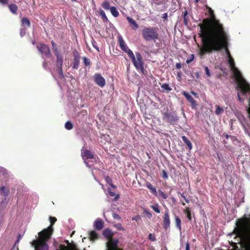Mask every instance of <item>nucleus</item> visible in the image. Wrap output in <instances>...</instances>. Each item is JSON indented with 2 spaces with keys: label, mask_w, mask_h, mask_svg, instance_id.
<instances>
[{
  "label": "nucleus",
  "mask_w": 250,
  "mask_h": 250,
  "mask_svg": "<svg viewBox=\"0 0 250 250\" xmlns=\"http://www.w3.org/2000/svg\"><path fill=\"white\" fill-rule=\"evenodd\" d=\"M118 41H119V44L121 48V49L124 51L125 49H126L128 47L125 44L124 40H123V38L120 36L118 37Z\"/></svg>",
  "instance_id": "obj_17"
},
{
  "label": "nucleus",
  "mask_w": 250,
  "mask_h": 250,
  "mask_svg": "<svg viewBox=\"0 0 250 250\" xmlns=\"http://www.w3.org/2000/svg\"><path fill=\"white\" fill-rule=\"evenodd\" d=\"M73 56L74 57V59L72 68L73 69H77L80 63V56L79 52L77 51H75L73 52Z\"/></svg>",
  "instance_id": "obj_10"
},
{
  "label": "nucleus",
  "mask_w": 250,
  "mask_h": 250,
  "mask_svg": "<svg viewBox=\"0 0 250 250\" xmlns=\"http://www.w3.org/2000/svg\"><path fill=\"white\" fill-rule=\"evenodd\" d=\"M21 234H18V237H17V240L16 241V242H15V243L14 244V247L12 248V249H13L15 247H16L17 244L19 242L20 239H21Z\"/></svg>",
  "instance_id": "obj_43"
},
{
  "label": "nucleus",
  "mask_w": 250,
  "mask_h": 250,
  "mask_svg": "<svg viewBox=\"0 0 250 250\" xmlns=\"http://www.w3.org/2000/svg\"><path fill=\"white\" fill-rule=\"evenodd\" d=\"M110 11L113 17L116 18L119 16V13L115 6H111L110 8Z\"/></svg>",
  "instance_id": "obj_23"
},
{
  "label": "nucleus",
  "mask_w": 250,
  "mask_h": 250,
  "mask_svg": "<svg viewBox=\"0 0 250 250\" xmlns=\"http://www.w3.org/2000/svg\"><path fill=\"white\" fill-rule=\"evenodd\" d=\"M189 244L188 243H187L186 245V250H189Z\"/></svg>",
  "instance_id": "obj_52"
},
{
  "label": "nucleus",
  "mask_w": 250,
  "mask_h": 250,
  "mask_svg": "<svg viewBox=\"0 0 250 250\" xmlns=\"http://www.w3.org/2000/svg\"><path fill=\"white\" fill-rule=\"evenodd\" d=\"M162 177L164 179H167L168 177V174L165 170H162Z\"/></svg>",
  "instance_id": "obj_41"
},
{
  "label": "nucleus",
  "mask_w": 250,
  "mask_h": 250,
  "mask_svg": "<svg viewBox=\"0 0 250 250\" xmlns=\"http://www.w3.org/2000/svg\"><path fill=\"white\" fill-rule=\"evenodd\" d=\"M142 36L146 42L153 41L156 42L159 37L158 29L152 26H145L142 30Z\"/></svg>",
  "instance_id": "obj_2"
},
{
  "label": "nucleus",
  "mask_w": 250,
  "mask_h": 250,
  "mask_svg": "<svg viewBox=\"0 0 250 250\" xmlns=\"http://www.w3.org/2000/svg\"><path fill=\"white\" fill-rule=\"evenodd\" d=\"M124 51L126 52L128 54V56L131 59V61H132L133 60H134L135 56H134L133 52L130 49H129L127 47L126 49H125V50H124Z\"/></svg>",
  "instance_id": "obj_25"
},
{
  "label": "nucleus",
  "mask_w": 250,
  "mask_h": 250,
  "mask_svg": "<svg viewBox=\"0 0 250 250\" xmlns=\"http://www.w3.org/2000/svg\"><path fill=\"white\" fill-rule=\"evenodd\" d=\"M89 238L91 240H95L98 238V234L95 231H91L89 233Z\"/></svg>",
  "instance_id": "obj_28"
},
{
  "label": "nucleus",
  "mask_w": 250,
  "mask_h": 250,
  "mask_svg": "<svg viewBox=\"0 0 250 250\" xmlns=\"http://www.w3.org/2000/svg\"><path fill=\"white\" fill-rule=\"evenodd\" d=\"M51 45L53 47H54L56 45V44H55V42L54 41H53L51 42Z\"/></svg>",
  "instance_id": "obj_57"
},
{
  "label": "nucleus",
  "mask_w": 250,
  "mask_h": 250,
  "mask_svg": "<svg viewBox=\"0 0 250 250\" xmlns=\"http://www.w3.org/2000/svg\"><path fill=\"white\" fill-rule=\"evenodd\" d=\"M112 216L114 219L118 220L121 219V217L118 214H117L116 213H113L112 214Z\"/></svg>",
  "instance_id": "obj_45"
},
{
  "label": "nucleus",
  "mask_w": 250,
  "mask_h": 250,
  "mask_svg": "<svg viewBox=\"0 0 250 250\" xmlns=\"http://www.w3.org/2000/svg\"><path fill=\"white\" fill-rule=\"evenodd\" d=\"M53 50H54V54L56 56H59L61 54L59 53L58 50V49L57 48H55L53 49Z\"/></svg>",
  "instance_id": "obj_46"
},
{
  "label": "nucleus",
  "mask_w": 250,
  "mask_h": 250,
  "mask_svg": "<svg viewBox=\"0 0 250 250\" xmlns=\"http://www.w3.org/2000/svg\"><path fill=\"white\" fill-rule=\"evenodd\" d=\"M108 193H109V196L111 197H113L115 195V193L114 192L109 191Z\"/></svg>",
  "instance_id": "obj_53"
},
{
  "label": "nucleus",
  "mask_w": 250,
  "mask_h": 250,
  "mask_svg": "<svg viewBox=\"0 0 250 250\" xmlns=\"http://www.w3.org/2000/svg\"><path fill=\"white\" fill-rule=\"evenodd\" d=\"M83 60L84 64L86 66H88L90 65V62L89 60L86 57H83Z\"/></svg>",
  "instance_id": "obj_40"
},
{
  "label": "nucleus",
  "mask_w": 250,
  "mask_h": 250,
  "mask_svg": "<svg viewBox=\"0 0 250 250\" xmlns=\"http://www.w3.org/2000/svg\"><path fill=\"white\" fill-rule=\"evenodd\" d=\"M178 194H179L180 195V196L183 198V199L185 200V201L187 203H189V200L183 194L181 193L180 192H178Z\"/></svg>",
  "instance_id": "obj_44"
},
{
  "label": "nucleus",
  "mask_w": 250,
  "mask_h": 250,
  "mask_svg": "<svg viewBox=\"0 0 250 250\" xmlns=\"http://www.w3.org/2000/svg\"><path fill=\"white\" fill-rule=\"evenodd\" d=\"M150 207L156 213H159L160 212L159 206L158 204H155L154 205L151 206Z\"/></svg>",
  "instance_id": "obj_33"
},
{
  "label": "nucleus",
  "mask_w": 250,
  "mask_h": 250,
  "mask_svg": "<svg viewBox=\"0 0 250 250\" xmlns=\"http://www.w3.org/2000/svg\"><path fill=\"white\" fill-rule=\"evenodd\" d=\"M0 190L1 194H2L4 196H7L9 193V191L8 190H6L4 186L1 187L0 188Z\"/></svg>",
  "instance_id": "obj_30"
},
{
  "label": "nucleus",
  "mask_w": 250,
  "mask_h": 250,
  "mask_svg": "<svg viewBox=\"0 0 250 250\" xmlns=\"http://www.w3.org/2000/svg\"><path fill=\"white\" fill-rule=\"evenodd\" d=\"M136 57L134 58V60L132 61L134 66L138 70H140L142 74L145 73V68L144 67V62L143 58L139 52H135Z\"/></svg>",
  "instance_id": "obj_4"
},
{
  "label": "nucleus",
  "mask_w": 250,
  "mask_h": 250,
  "mask_svg": "<svg viewBox=\"0 0 250 250\" xmlns=\"http://www.w3.org/2000/svg\"><path fill=\"white\" fill-rule=\"evenodd\" d=\"M185 214L186 215L188 219L190 221L191 220V213L190 211V208L188 207H187L184 210Z\"/></svg>",
  "instance_id": "obj_29"
},
{
  "label": "nucleus",
  "mask_w": 250,
  "mask_h": 250,
  "mask_svg": "<svg viewBox=\"0 0 250 250\" xmlns=\"http://www.w3.org/2000/svg\"><path fill=\"white\" fill-rule=\"evenodd\" d=\"M105 181L107 182V183H108L111 187L113 188H115V186L112 183V179L109 176H106L105 178Z\"/></svg>",
  "instance_id": "obj_36"
},
{
  "label": "nucleus",
  "mask_w": 250,
  "mask_h": 250,
  "mask_svg": "<svg viewBox=\"0 0 250 250\" xmlns=\"http://www.w3.org/2000/svg\"><path fill=\"white\" fill-rule=\"evenodd\" d=\"M10 11L13 14H16L18 10V6L15 4H10L8 5Z\"/></svg>",
  "instance_id": "obj_24"
},
{
  "label": "nucleus",
  "mask_w": 250,
  "mask_h": 250,
  "mask_svg": "<svg viewBox=\"0 0 250 250\" xmlns=\"http://www.w3.org/2000/svg\"><path fill=\"white\" fill-rule=\"evenodd\" d=\"M148 238L152 241H154L155 240V238L152 236L151 233H150L148 235Z\"/></svg>",
  "instance_id": "obj_49"
},
{
  "label": "nucleus",
  "mask_w": 250,
  "mask_h": 250,
  "mask_svg": "<svg viewBox=\"0 0 250 250\" xmlns=\"http://www.w3.org/2000/svg\"><path fill=\"white\" fill-rule=\"evenodd\" d=\"M162 18L164 19V20H167V13L163 14Z\"/></svg>",
  "instance_id": "obj_48"
},
{
  "label": "nucleus",
  "mask_w": 250,
  "mask_h": 250,
  "mask_svg": "<svg viewBox=\"0 0 250 250\" xmlns=\"http://www.w3.org/2000/svg\"><path fill=\"white\" fill-rule=\"evenodd\" d=\"M60 248L61 250H79L76 248L69 249L67 246H65L63 245H60Z\"/></svg>",
  "instance_id": "obj_37"
},
{
  "label": "nucleus",
  "mask_w": 250,
  "mask_h": 250,
  "mask_svg": "<svg viewBox=\"0 0 250 250\" xmlns=\"http://www.w3.org/2000/svg\"><path fill=\"white\" fill-rule=\"evenodd\" d=\"M49 221L50 222V226L47 228L44 229L41 232L51 237L54 231L53 225L57 221V218L55 217L50 216L49 217Z\"/></svg>",
  "instance_id": "obj_7"
},
{
  "label": "nucleus",
  "mask_w": 250,
  "mask_h": 250,
  "mask_svg": "<svg viewBox=\"0 0 250 250\" xmlns=\"http://www.w3.org/2000/svg\"><path fill=\"white\" fill-rule=\"evenodd\" d=\"M170 217L169 215V211L168 209H167L165 213L163 216V228L167 229V228H168L170 226Z\"/></svg>",
  "instance_id": "obj_9"
},
{
  "label": "nucleus",
  "mask_w": 250,
  "mask_h": 250,
  "mask_svg": "<svg viewBox=\"0 0 250 250\" xmlns=\"http://www.w3.org/2000/svg\"><path fill=\"white\" fill-rule=\"evenodd\" d=\"M25 34V30L24 29H21V36H23Z\"/></svg>",
  "instance_id": "obj_50"
},
{
  "label": "nucleus",
  "mask_w": 250,
  "mask_h": 250,
  "mask_svg": "<svg viewBox=\"0 0 250 250\" xmlns=\"http://www.w3.org/2000/svg\"><path fill=\"white\" fill-rule=\"evenodd\" d=\"M177 76L179 78H181V72H178V73H177Z\"/></svg>",
  "instance_id": "obj_56"
},
{
  "label": "nucleus",
  "mask_w": 250,
  "mask_h": 250,
  "mask_svg": "<svg viewBox=\"0 0 250 250\" xmlns=\"http://www.w3.org/2000/svg\"><path fill=\"white\" fill-rule=\"evenodd\" d=\"M0 2L6 4L8 3V0H0Z\"/></svg>",
  "instance_id": "obj_51"
},
{
  "label": "nucleus",
  "mask_w": 250,
  "mask_h": 250,
  "mask_svg": "<svg viewBox=\"0 0 250 250\" xmlns=\"http://www.w3.org/2000/svg\"><path fill=\"white\" fill-rule=\"evenodd\" d=\"M94 227L97 230H101L104 227L103 221L100 218L97 219L94 222Z\"/></svg>",
  "instance_id": "obj_14"
},
{
  "label": "nucleus",
  "mask_w": 250,
  "mask_h": 250,
  "mask_svg": "<svg viewBox=\"0 0 250 250\" xmlns=\"http://www.w3.org/2000/svg\"><path fill=\"white\" fill-rule=\"evenodd\" d=\"M182 94L185 97L187 101L190 103L192 107H195L196 106V102L194 100L191 96L190 95L188 92L186 91H183Z\"/></svg>",
  "instance_id": "obj_12"
},
{
  "label": "nucleus",
  "mask_w": 250,
  "mask_h": 250,
  "mask_svg": "<svg viewBox=\"0 0 250 250\" xmlns=\"http://www.w3.org/2000/svg\"><path fill=\"white\" fill-rule=\"evenodd\" d=\"M163 119L171 125L176 124L179 120V117L175 112H168L167 111L162 113Z\"/></svg>",
  "instance_id": "obj_3"
},
{
  "label": "nucleus",
  "mask_w": 250,
  "mask_h": 250,
  "mask_svg": "<svg viewBox=\"0 0 250 250\" xmlns=\"http://www.w3.org/2000/svg\"><path fill=\"white\" fill-rule=\"evenodd\" d=\"M182 64L181 63H176L175 64V68L177 69H180L182 67Z\"/></svg>",
  "instance_id": "obj_47"
},
{
  "label": "nucleus",
  "mask_w": 250,
  "mask_h": 250,
  "mask_svg": "<svg viewBox=\"0 0 250 250\" xmlns=\"http://www.w3.org/2000/svg\"><path fill=\"white\" fill-rule=\"evenodd\" d=\"M126 20L132 30H136L139 28L138 24L133 18L130 17H127Z\"/></svg>",
  "instance_id": "obj_13"
},
{
  "label": "nucleus",
  "mask_w": 250,
  "mask_h": 250,
  "mask_svg": "<svg viewBox=\"0 0 250 250\" xmlns=\"http://www.w3.org/2000/svg\"><path fill=\"white\" fill-rule=\"evenodd\" d=\"M59 70H58V76L61 79H62L63 78L64 76H63V72H62V67H61V68H58Z\"/></svg>",
  "instance_id": "obj_39"
},
{
  "label": "nucleus",
  "mask_w": 250,
  "mask_h": 250,
  "mask_svg": "<svg viewBox=\"0 0 250 250\" xmlns=\"http://www.w3.org/2000/svg\"><path fill=\"white\" fill-rule=\"evenodd\" d=\"M39 51L45 57L50 58L51 53L50 49L48 45L45 44L41 43L37 45Z\"/></svg>",
  "instance_id": "obj_6"
},
{
  "label": "nucleus",
  "mask_w": 250,
  "mask_h": 250,
  "mask_svg": "<svg viewBox=\"0 0 250 250\" xmlns=\"http://www.w3.org/2000/svg\"><path fill=\"white\" fill-rule=\"evenodd\" d=\"M47 65V63L46 61H44L42 63V66L44 68H45Z\"/></svg>",
  "instance_id": "obj_54"
},
{
  "label": "nucleus",
  "mask_w": 250,
  "mask_h": 250,
  "mask_svg": "<svg viewBox=\"0 0 250 250\" xmlns=\"http://www.w3.org/2000/svg\"><path fill=\"white\" fill-rule=\"evenodd\" d=\"M81 156L83 159H91L94 158L93 153L90 150L86 149L82 150Z\"/></svg>",
  "instance_id": "obj_11"
},
{
  "label": "nucleus",
  "mask_w": 250,
  "mask_h": 250,
  "mask_svg": "<svg viewBox=\"0 0 250 250\" xmlns=\"http://www.w3.org/2000/svg\"><path fill=\"white\" fill-rule=\"evenodd\" d=\"M57 60L56 62V65L57 68H61L62 65V57L61 55L56 56Z\"/></svg>",
  "instance_id": "obj_18"
},
{
  "label": "nucleus",
  "mask_w": 250,
  "mask_h": 250,
  "mask_svg": "<svg viewBox=\"0 0 250 250\" xmlns=\"http://www.w3.org/2000/svg\"><path fill=\"white\" fill-rule=\"evenodd\" d=\"M118 197H119V195H116L115 199H117L118 198Z\"/></svg>",
  "instance_id": "obj_60"
},
{
  "label": "nucleus",
  "mask_w": 250,
  "mask_h": 250,
  "mask_svg": "<svg viewBox=\"0 0 250 250\" xmlns=\"http://www.w3.org/2000/svg\"><path fill=\"white\" fill-rule=\"evenodd\" d=\"M146 187L150 190L153 195L156 196L157 192L156 188L153 187L150 183H147L146 185Z\"/></svg>",
  "instance_id": "obj_21"
},
{
  "label": "nucleus",
  "mask_w": 250,
  "mask_h": 250,
  "mask_svg": "<svg viewBox=\"0 0 250 250\" xmlns=\"http://www.w3.org/2000/svg\"><path fill=\"white\" fill-rule=\"evenodd\" d=\"M162 88L164 90H167V92L170 91L172 89L169 87V85L167 83H164L161 85Z\"/></svg>",
  "instance_id": "obj_35"
},
{
  "label": "nucleus",
  "mask_w": 250,
  "mask_h": 250,
  "mask_svg": "<svg viewBox=\"0 0 250 250\" xmlns=\"http://www.w3.org/2000/svg\"><path fill=\"white\" fill-rule=\"evenodd\" d=\"M103 234L105 237H106L107 238H111V231L108 229H106L104 230V231H103Z\"/></svg>",
  "instance_id": "obj_31"
},
{
  "label": "nucleus",
  "mask_w": 250,
  "mask_h": 250,
  "mask_svg": "<svg viewBox=\"0 0 250 250\" xmlns=\"http://www.w3.org/2000/svg\"><path fill=\"white\" fill-rule=\"evenodd\" d=\"M159 193L161 196H162L164 199H166L167 198V195L164 193L163 191L161 190H159Z\"/></svg>",
  "instance_id": "obj_42"
},
{
  "label": "nucleus",
  "mask_w": 250,
  "mask_h": 250,
  "mask_svg": "<svg viewBox=\"0 0 250 250\" xmlns=\"http://www.w3.org/2000/svg\"><path fill=\"white\" fill-rule=\"evenodd\" d=\"M102 7L105 10H110V3L108 0H104L102 4Z\"/></svg>",
  "instance_id": "obj_26"
},
{
  "label": "nucleus",
  "mask_w": 250,
  "mask_h": 250,
  "mask_svg": "<svg viewBox=\"0 0 250 250\" xmlns=\"http://www.w3.org/2000/svg\"><path fill=\"white\" fill-rule=\"evenodd\" d=\"M33 44H34L35 43V42H33Z\"/></svg>",
  "instance_id": "obj_61"
},
{
  "label": "nucleus",
  "mask_w": 250,
  "mask_h": 250,
  "mask_svg": "<svg viewBox=\"0 0 250 250\" xmlns=\"http://www.w3.org/2000/svg\"><path fill=\"white\" fill-rule=\"evenodd\" d=\"M21 25L22 26L26 25L28 27H30L31 25L29 20L27 17H23L21 19Z\"/></svg>",
  "instance_id": "obj_20"
},
{
  "label": "nucleus",
  "mask_w": 250,
  "mask_h": 250,
  "mask_svg": "<svg viewBox=\"0 0 250 250\" xmlns=\"http://www.w3.org/2000/svg\"><path fill=\"white\" fill-rule=\"evenodd\" d=\"M198 0H196V1H197Z\"/></svg>",
  "instance_id": "obj_62"
},
{
  "label": "nucleus",
  "mask_w": 250,
  "mask_h": 250,
  "mask_svg": "<svg viewBox=\"0 0 250 250\" xmlns=\"http://www.w3.org/2000/svg\"><path fill=\"white\" fill-rule=\"evenodd\" d=\"M146 214H147V217H148L149 218H150L152 216V214L151 213L149 212H146Z\"/></svg>",
  "instance_id": "obj_55"
},
{
  "label": "nucleus",
  "mask_w": 250,
  "mask_h": 250,
  "mask_svg": "<svg viewBox=\"0 0 250 250\" xmlns=\"http://www.w3.org/2000/svg\"><path fill=\"white\" fill-rule=\"evenodd\" d=\"M175 220L176 227L180 230H181V219L177 216H175Z\"/></svg>",
  "instance_id": "obj_27"
},
{
  "label": "nucleus",
  "mask_w": 250,
  "mask_h": 250,
  "mask_svg": "<svg viewBox=\"0 0 250 250\" xmlns=\"http://www.w3.org/2000/svg\"><path fill=\"white\" fill-rule=\"evenodd\" d=\"M181 204L183 206H185L186 204L184 203L182 200H180Z\"/></svg>",
  "instance_id": "obj_58"
},
{
  "label": "nucleus",
  "mask_w": 250,
  "mask_h": 250,
  "mask_svg": "<svg viewBox=\"0 0 250 250\" xmlns=\"http://www.w3.org/2000/svg\"><path fill=\"white\" fill-rule=\"evenodd\" d=\"M95 83L99 86L103 87L105 85V81L101 74L97 73L95 74L94 76Z\"/></svg>",
  "instance_id": "obj_8"
},
{
  "label": "nucleus",
  "mask_w": 250,
  "mask_h": 250,
  "mask_svg": "<svg viewBox=\"0 0 250 250\" xmlns=\"http://www.w3.org/2000/svg\"><path fill=\"white\" fill-rule=\"evenodd\" d=\"M73 125L70 121H67L65 124V127L67 130H70L73 128Z\"/></svg>",
  "instance_id": "obj_34"
},
{
  "label": "nucleus",
  "mask_w": 250,
  "mask_h": 250,
  "mask_svg": "<svg viewBox=\"0 0 250 250\" xmlns=\"http://www.w3.org/2000/svg\"><path fill=\"white\" fill-rule=\"evenodd\" d=\"M200 26V33L198 34V38H200L201 43L200 45L197 42L196 37H194L195 42L200 47L199 54L200 56L203 55V21L199 24Z\"/></svg>",
  "instance_id": "obj_5"
},
{
  "label": "nucleus",
  "mask_w": 250,
  "mask_h": 250,
  "mask_svg": "<svg viewBox=\"0 0 250 250\" xmlns=\"http://www.w3.org/2000/svg\"><path fill=\"white\" fill-rule=\"evenodd\" d=\"M38 238L31 242L35 250H48L49 246L47 242L51 237L41 231L38 233Z\"/></svg>",
  "instance_id": "obj_1"
},
{
  "label": "nucleus",
  "mask_w": 250,
  "mask_h": 250,
  "mask_svg": "<svg viewBox=\"0 0 250 250\" xmlns=\"http://www.w3.org/2000/svg\"><path fill=\"white\" fill-rule=\"evenodd\" d=\"M192 77L195 79H198L200 77V73L197 71H192L191 73Z\"/></svg>",
  "instance_id": "obj_32"
},
{
  "label": "nucleus",
  "mask_w": 250,
  "mask_h": 250,
  "mask_svg": "<svg viewBox=\"0 0 250 250\" xmlns=\"http://www.w3.org/2000/svg\"><path fill=\"white\" fill-rule=\"evenodd\" d=\"M194 54H191L190 56L187 59L186 63L187 64H189L194 60Z\"/></svg>",
  "instance_id": "obj_38"
},
{
  "label": "nucleus",
  "mask_w": 250,
  "mask_h": 250,
  "mask_svg": "<svg viewBox=\"0 0 250 250\" xmlns=\"http://www.w3.org/2000/svg\"><path fill=\"white\" fill-rule=\"evenodd\" d=\"M182 139L183 141L184 142V143H185L187 145L188 149L189 150H191L192 148V144H191V142L185 136H182Z\"/></svg>",
  "instance_id": "obj_22"
},
{
  "label": "nucleus",
  "mask_w": 250,
  "mask_h": 250,
  "mask_svg": "<svg viewBox=\"0 0 250 250\" xmlns=\"http://www.w3.org/2000/svg\"><path fill=\"white\" fill-rule=\"evenodd\" d=\"M191 93H192L193 95H194L195 96H196V94L195 92H194L192 91V92H191Z\"/></svg>",
  "instance_id": "obj_59"
},
{
  "label": "nucleus",
  "mask_w": 250,
  "mask_h": 250,
  "mask_svg": "<svg viewBox=\"0 0 250 250\" xmlns=\"http://www.w3.org/2000/svg\"><path fill=\"white\" fill-rule=\"evenodd\" d=\"M118 240H110L107 243V247L112 250H115L117 247Z\"/></svg>",
  "instance_id": "obj_15"
},
{
  "label": "nucleus",
  "mask_w": 250,
  "mask_h": 250,
  "mask_svg": "<svg viewBox=\"0 0 250 250\" xmlns=\"http://www.w3.org/2000/svg\"><path fill=\"white\" fill-rule=\"evenodd\" d=\"M99 15L101 16V18L104 22H107L109 21L107 17H106L105 12L102 9H100L99 11Z\"/></svg>",
  "instance_id": "obj_19"
},
{
  "label": "nucleus",
  "mask_w": 250,
  "mask_h": 250,
  "mask_svg": "<svg viewBox=\"0 0 250 250\" xmlns=\"http://www.w3.org/2000/svg\"><path fill=\"white\" fill-rule=\"evenodd\" d=\"M182 18H183L184 24L186 26H188V23L189 21V16L187 10H185L182 13Z\"/></svg>",
  "instance_id": "obj_16"
}]
</instances>
